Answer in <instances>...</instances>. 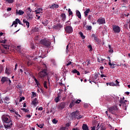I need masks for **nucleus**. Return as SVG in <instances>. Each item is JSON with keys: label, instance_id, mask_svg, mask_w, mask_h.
I'll use <instances>...</instances> for the list:
<instances>
[{"label": "nucleus", "instance_id": "obj_1", "mask_svg": "<svg viewBox=\"0 0 130 130\" xmlns=\"http://www.w3.org/2000/svg\"><path fill=\"white\" fill-rule=\"evenodd\" d=\"M2 119L3 123H7L8 124L4 125L5 128H11L13 123L12 122V119L9 115H3L2 117Z\"/></svg>", "mask_w": 130, "mask_h": 130}, {"label": "nucleus", "instance_id": "obj_2", "mask_svg": "<svg viewBox=\"0 0 130 130\" xmlns=\"http://www.w3.org/2000/svg\"><path fill=\"white\" fill-rule=\"evenodd\" d=\"M43 67L44 69H42V71L39 73V78L40 79H44L45 77L48 76V71L47 70L46 64H43Z\"/></svg>", "mask_w": 130, "mask_h": 130}, {"label": "nucleus", "instance_id": "obj_3", "mask_svg": "<svg viewBox=\"0 0 130 130\" xmlns=\"http://www.w3.org/2000/svg\"><path fill=\"white\" fill-rule=\"evenodd\" d=\"M71 116L72 118H76V119H81L83 118V115L80 114V112L78 110L72 112L71 114Z\"/></svg>", "mask_w": 130, "mask_h": 130}, {"label": "nucleus", "instance_id": "obj_4", "mask_svg": "<svg viewBox=\"0 0 130 130\" xmlns=\"http://www.w3.org/2000/svg\"><path fill=\"white\" fill-rule=\"evenodd\" d=\"M118 110V108H117V106H114L110 107V108H108V111L109 112H111L112 114H114L115 115L116 117H118V115L116 114V112Z\"/></svg>", "mask_w": 130, "mask_h": 130}, {"label": "nucleus", "instance_id": "obj_5", "mask_svg": "<svg viewBox=\"0 0 130 130\" xmlns=\"http://www.w3.org/2000/svg\"><path fill=\"white\" fill-rule=\"evenodd\" d=\"M41 44H42L44 46H45L46 47H47L48 48L50 47V45H51V43L50 41L44 39L40 41Z\"/></svg>", "mask_w": 130, "mask_h": 130}, {"label": "nucleus", "instance_id": "obj_6", "mask_svg": "<svg viewBox=\"0 0 130 130\" xmlns=\"http://www.w3.org/2000/svg\"><path fill=\"white\" fill-rule=\"evenodd\" d=\"M112 29L114 32L116 34H118V33L120 32V27H119L118 25H113Z\"/></svg>", "mask_w": 130, "mask_h": 130}, {"label": "nucleus", "instance_id": "obj_7", "mask_svg": "<svg viewBox=\"0 0 130 130\" xmlns=\"http://www.w3.org/2000/svg\"><path fill=\"white\" fill-rule=\"evenodd\" d=\"M64 30L66 32V33L71 34V33H73V27L71 26H67L64 28Z\"/></svg>", "mask_w": 130, "mask_h": 130}, {"label": "nucleus", "instance_id": "obj_8", "mask_svg": "<svg viewBox=\"0 0 130 130\" xmlns=\"http://www.w3.org/2000/svg\"><path fill=\"white\" fill-rule=\"evenodd\" d=\"M63 26L60 23H57L53 25V29H55V30H60L61 28H62Z\"/></svg>", "mask_w": 130, "mask_h": 130}, {"label": "nucleus", "instance_id": "obj_9", "mask_svg": "<svg viewBox=\"0 0 130 130\" xmlns=\"http://www.w3.org/2000/svg\"><path fill=\"white\" fill-rule=\"evenodd\" d=\"M98 23H99V25H101L102 24H105V19H104V18H99L98 20H97Z\"/></svg>", "mask_w": 130, "mask_h": 130}, {"label": "nucleus", "instance_id": "obj_10", "mask_svg": "<svg viewBox=\"0 0 130 130\" xmlns=\"http://www.w3.org/2000/svg\"><path fill=\"white\" fill-rule=\"evenodd\" d=\"M92 38H94V40H95V42H97V43H100L101 41L99 40V39H98V38L97 37V36H96V35L95 34H92L91 36Z\"/></svg>", "mask_w": 130, "mask_h": 130}, {"label": "nucleus", "instance_id": "obj_11", "mask_svg": "<svg viewBox=\"0 0 130 130\" xmlns=\"http://www.w3.org/2000/svg\"><path fill=\"white\" fill-rule=\"evenodd\" d=\"M99 75H100V73H98V74L95 73L93 79L92 80V82L93 83H96V82H95V81H98V78L99 77Z\"/></svg>", "mask_w": 130, "mask_h": 130}, {"label": "nucleus", "instance_id": "obj_12", "mask_svg": "<svg viewBox=\"0 0 130 130\" xmlns=\"http://www.w3.org/2000/svg\"><path fill=\"white\" fill-rule=\"evenodd\" d=\"M66 107V103H61L60 104L58 105V109L60 110H62V109Z\"/></svg>", "mask_w": 130, "mask_h": 130}, {"label": "nucleus", "instance_id": "obj_13", "mask_svg": "<svg viewBox=\"0 0 130 130\" xmlns=\"http://www.w3.org/2000/svg\"><path fill=\"white\" fill-rule=\"evenodd\" d=\"M9 80V78L6 77H3L1 79V82L2 84H4L5 83V82H8V80Z\"/></svg>", "mask_w": 130, "mask_h": 130}, {"label": "nucleus", "instance_id": "obj_14", "mask_svg": "<svg viewBox=\"0 0 130 130\" xmlns=\"http://www.w3.org/2000/svg\"><path fill=\"white\" fill-rule=\"evenodd\" d=\"M16 15H20V16H22V15H24V11L22 10H19L18 11V10H16Z\"/></svg>", "mask_w": 130, "mask_h": 130}, {"label": "nucleus", "instance_id": "obj_15", "mask_svg": "<svg viewBox=\"0 0 130 130\" xmlns=\"http://www.w3.org/2000/svg\"><path fill=\"white\" fill-rule=\"evenodd\" d=\"M4 102H5V104H9V103H10L9 102V101H10V98L9 97L6 96V98H4Z\"/></svg>", "mask_w": 130, "mask_h": 130}, {"label": "nucleus", "instance_id": "obj_16", "mask_svg": "<svg viewBox=\"0 0 130 130\" xmlns=\"http://www.w3.org/2000/svg\"><path fill=\"white\" fill-rule=\"evenodd\" d=\"M75 100H72L71 103H70V105H69V107L70 108H73V106H75Z\"/></svg>", "mask_w": 130, "mask_h": 130}, {"label": "nucleus", "instance_id": "obj_17", "mask_svg": "<svg viewBox=\"0 0 130 130\" xmlns=\"http://www.w3.org/2000/svg\"><path fill=\"white\" fill-rule=\"evenodd\" d=\"M42 23L44 24V26H47L48 24V20L47 19H45L44 20L42 21Z\"/></svg>", "mask_w": 130, "mask_h": 130}, {"label": "nucleus", "instance_id": "obj_18", "mask_svg": "<svg viewBox=\"0 0 130 130\" xmlns=\"http://www.w3.org/2000/svg\"><path fill=\"white\" fill-rule=\"evenodd\" d=\"M23 22L24 23V24H26L27 28H29V26H30V23L28 21L26 20L25 19H23Z\"/></svg>", "mask_w": 130, "mask_h": 130}, {"label": "nucleus", "instance_id": "obj_19", "mask_svg": "<svg viewBox=\"0 0 130 130\" xmlns=\"http://www.w3.org/2000/svg\"><path fill=\"white\" fill-rule=\"evenodd\" d=\"M82 129L83 130H89V127L86 124H83L82 125Z\"/></svg>", "mask_w": 130, "mask_h": 130}, {"label": "nucleus", "instance_id": "obj_20", "mask_svg": "<svg viewBox=\"0 0 130 130\" xmlns=\"http://www.w3.org/2000/svg\"><path fill=\"white\" fill-rule=\"evenodd\" d=\"M58 8V5L54 4L50 6V9H57Z\"/></svg>", "mask_w": 130, "mask_h": 130}, {"label": "nucleus", "instance_id": "obj_21", "mask_svg": "<svg viewBox=\"0 0 130 130\" xmlns=\"http://www.w3.org/2000/svg\"><path fill=\"white\" fill-rule=\"evenodd\" d=\"M61 17L62 18V21H66V19H67V16H66L65 14L62 13L61 14Z\"/></svg>", "mask_w": 130, "mask_h": 130}, {"label": "nucleus", "instance_id": "obj_22", "mask_svg": "<svg viewBox=\"0 0 130 130\" xmlns=\"http://www.w3.org/2000/svg\"><path fill=\"white\" fill-rule=\"evenodd\" d=\"M38 103V101H37V99L35 98L34 100L32 101L31 104L35 106H36V104H37Z\"/></svg>", "mask_w": 130, "mask_h": 130}, {"label": "nucleus", "instance_id": "obj_23", "mask_svg": "<svg viewBox=\"0 0 130 130\" xmlns=\"http://www.w3.org/2000/svg\"><path fill=\"white\" fill-rule=\"evenodd\" d=\"M10 72H11V70L10 69V68L6 67V70H5V73L6 74H7V75H10Z\"/></svg>", "mask_w": 130, "mask_h": 130}, {"label": "nucleus", "instance_id": "obj_24", "mask_svg": "<svg viewBox=\"0 0 130 130\" xmlns=\"http://www.w3.org/2000/svg\"><path fill=\"white\" fill-rule=\"evenodd\" d=\"M76 16H77V17H78L79 19H81V12H80V11L79 10L76 11Z\"/></svg>", "mask_w": 130, "mask_h": 130}, {"label": "nucleus", "instance_id": "obj_25", "mask_svg": "<svg viewBox=\"0 0 130 130\" xmlns=\"http://www.w3.org/2000/svg\"><path fill=\"white\" fill-rule=\"evenodd\" d=\"M26 64L27 67H30V66H32V64H33V62L31 61V60H28L26 61Z\"/></svg>", "mask_w": 130, "mask_h": 130}, {"label": "nucleus", "instance_id": "obj_26", "mask_svg": "<svg viewBox=\"0 0 130 130\" xmlns=\"http://www.w3.org/2000/svg\"><path fill=\"white\" fill-rule=\"evenodd\" d=\"M16 50H17V51L18 52H19L20 53H21V46H18L16 47Z\"/></svg>", "mask_w": 130, "mask_h": 130}, {"label": "nucleus", "instance_id": "obj_27", "mask_svg": "<svg viewBox=\"0 0 130 130\" xmlns=\"http://www.w3.org/2000/svg\"><path fill=\"white\" fill-rule=\"evenodd\" d=\"M5 2L8 3V4H13L15 2V0H4Z\"/></svg>", "mask_w": 130, "mask_h": 130}, {"label": "nucleus", "instance_id": "obj_28", "mask_svg": "<svg viewBox=\"0 0 130 130\" xmlns=\"http://www.w3.org/2000/svg\"><path fill=\"white\" fill-rule=\"evenodd\" d=\"M107 86H108V85H109V86H112L113 87H114V86H115V83H114V82H110V83H107Z\"/></svg>", "mask_w": 130, "mask_h": 130}, {"label": "nucleus", "instance_id": "obj_29", "mask_svg": "<svg viewBox=\"0 0 130 130\" xmlns=\"http://www.w3.org/2000/svg\"><path fill=\"white\" fill-rule=\"evenodd\" d=\"M5 49H6L7 50H8V49H9V46L5 44H2L1 45Z\"/></svg>", "mask_w": 130, "mask_h": 130}, {"label": "nucleus", "instance_id": "obj_30", "mask_svg": "<svg viewBox=\"0 0 130 130\" xmlns=\"http://www.w3.org/2000/svg\"><path fill=\"white\" fill-rule=\"evenodd\" d=\"M14 25H18V18H16L15 21L13 22L12 25L11 26H14Z\"/></svg>", "mask_w": 130, "mask_h": 130}, {"label": "nucleus", "instance_id": "obj_31", "mask_svg": "<svg viewBox=\"0 0 130 130\" xmlns=\"http://www.w3.org/2000/svg\"><path fill=\"white\" fill-rule=\"evenodd\" d=\"M108 46H109V52H110V53L113 52V48L112 47H111V46L109 45Z\"/></svg>", "mask_w": 130, "mask_h": 130}, {"label": "nucleus", "instance_id": "obj_32", "mask_svg": "<svg viewBox=\"0 0 130 130\" xmlns=\"http://www.w3.org/2000/svg\"><path fill=\"white\" fill-rule=\"evenodd\" d=\"M34 79L35 83L37 84V86H38L39 85H40V83H39V81L37 80V79H36V78L34 77Z\"/></svg>", "mask_w": 130, "mask_h": 130}, {"label": "nucleus", "instance_id": "obj_33", "mask_svg": "<svg viewBox=\"0 0 130 130\" xmlns=\"http://www.w3.org/2000/svg\"><path fill=\"white\" fill-rule=\"evenodd\" d=\"M79 35L80 36V37H81V38L82 39H85V36H84V34H83V32H79Z\"/></svg>", "mask_w": 130, "mask_h": 130}, {"label": "nucleus", "instance_id": "obj_34", "mask_svg": "<svg viewBox=\"0 0 130 130\" xmlns=\"http://www.w3.org/2000/svg\"><path fill=\"white\" fill-rule=\"evenodd\" d=\"M43 85L44 88L46 89H48V87H47V81H44Z\"/></svg>", "mask_w": 130, "mask_h": 130}, {"label": "nucleus", "instance_id": "obj_35", "mask_svg": "<svg viewBox=\"0 0 130 130\" xmlns=\"http://www.w3.org/2000/svg\"><path fill=\"white\" fill-rule=\"evenodd\" d=\"M60 97V95L59 94H58V96L56 97V98L55 99V100L56 103L58 102L59 101V98Z\"/></svg>", "mask_w": 130, "mask_h": 130}, {"label": "nucleus", "instance_id": "obj_36", "mask_svg": "<svg viewBox=\"0 0 130 130\" xmlns=\"http://www.w3.org/2000/svg\"><path fill=\"white\" fill-rule=\"evenodd\" d=\"M73 63V62L71 61H69L68 63L66 64V66L67 67H69V66H73V64H72Z\"/></svg>", "mask_w": 130, "mask_h": 130}, {"label": "nucleus", "instance_id": "obj_37", "mask_svg": "<svg viewBox=\"0 0 130 130\" xmlns=\"http://www.w3.org/2000/svg\"><path fill=\"white\" fill-rule=\"evenodd\" d=\"M82 102V100H77V101H75V104H80V103Z\"/></svg>", "mask_w": 130, "mask_h": 130}, {"label": "nucleus", "instance_id": "obj_38", "mask_svg": "<svg viewBox=\"0 0 130 130\" xmlns=\"http://www.w3.org/2000/svg\"><path fill=\"white\" fill-rule=\"evenodd\" d=\"M11 111H13V112H15V114H16V115H17V116H18V117H21V115H20V114H19V113H18L17 111H12V110H11Z\"/></svg>", "mask_w": 130, "mask_h": 130}, {"label": "nucleus", "instance_id": "obj_39", "mask_svg": "<svg viewBox=\"0 0 130 130\" xmlns=\"http://www.w3.org/2000/svg\"><path fill=\"white\" fill-rule=\"evenodd\" d=\"M35 97H36V93L33 91L32 92V95L31 98H34Z\"/></svg>", "mask_w": 130, "mask_h": 130}, {"label": "nucleus", "instance_id": "obj_40", "mask_svg": "<svg viewBox=\"0 0 130 130\" xmlns=\"http://www.w3.org/2000/svg\"><path fill=\"white\" fill-rule=\"evenodd\" d=\"M88 20L92 21V20H93V16H92V15H88Z\"/></svg>", "mask_w": 130, "mask_h": 130}, {"label": "nucleus", "instance_id": "obj_41", "mask_svg": "<svg viewBox=\"0 0 130 130\" xmlns=\"http://www.w3.org/2000/svg\"><path fill=\"white\" fill-rule=\"evenodd\" d=\"M52 122H53V123L56 124V123H57L58 121L56 119H53L52 120Z\"/></svg>", "mask_w": 130, "mask_h": 130}, {"label": "nucleus", "instance_id": "obj_42", "mask_svg": "<svg viewBox=\"0 0 130 130\" xmlns=\"http://www.w3.org/2000/svg\"><path fill=\"white\" fill-rule=\"evenodd\" d=\"M115 86H119V82L117 80L115 81Z\"/></svg>", "mask_w": 130, "mask_h": 130}, {"label": "nucleus", "instance_id": "obj_43", "mask_svg": "<svg viewBox=\"0 0 130 130\" xmlns=\"http://www.w3.org/2000/svg\"><path fill=\"white\" fill-rule=\"evenodd\" d=\"M77 72L78 70H77V69H74V70L71 71V73H73V74H77Z\"/></svg>", "mask_w": 130, "mask_h": 130}, {"label": "nucleus", "instance_id": "obj_44", "mask_svg": "<svg viewBox=\"0 0 130 130\" xmlns=\"http://www.w3.org/2000/svg\"><path fill=\"white\" fill-rule=\"evenodd\" d=\"M89 12H90V9H87L84 12V14H89Z\"/></svg>", "mask_w": 130, "mask_h": 130}, {"label": "nucleus", "instance_id": "obj_45", "mask_svg": "<svg viewBox=\"0 0 130 130\" xmlns=\"http://www.w3.org/2000/svg\"><path fill=\"white\" fill-rule=\"evenodd\" d=\"M119 103H120V104H124V101L122 100V98H120Z\"/></svg>", "mask_w": 130, "mask_h": 130}, {"label": "nucleus", "instance_id": "obj_46", "mask_svg": "<svg viewBox=\"0 0 130 130\" xmlns=\"http://www.w3.org/2000/svg\"><path fill=\"white\" fill-rule=\"evenodd\" d=\"M70 50H69V45H68L66 47V53H69V52Z\"/></svg>", "mask_w": 130, "mask_h": 130}, {"label": "nucleus", "instance_id": "obj_47", "mask_svg": "<svg viewBox=\"0 0 130 130\" xmlns=\"http://www.w3.org/2000/svg\"><path fill=\"white\" fill-rule=\"evenodd\" d=\"M21 110H23V111H24L25 112H28V111H29V110L25 108H22Z\"/></svg>", "mask_w": 130, "mask_h": 130}, {"label": "nucleus", "instance_id": "obj_48", "mask_svg": "<svg viewBox=\"0 0 130 130\" xmlns=\"http://www.w3.org/2000/svg\"><path fill=\"white\" fill-rule=\"evenodd\" d=\"M37 125H38V127H40V128H43V124H37Z\"/></svg>", "mask_w": 130, "mask_h": 130}, {"label": "nucleus", "instance_id": "obj_49", "mask_svg": "<svg viewBox=\"0 0 130 130\" xmlns=\"http://www.w3.org/2000/svg\"><path fill=\"white\" fill-rule=\"evenodd\" d=\"M18 24H19V25H22V26H23V24H22V22H21V21H20V19H19L18 18Z\"/></svg>", "mask_w": 130, "mask_h": 130}, {"label": "nucleus", "instance_id": "obj_50", "mask_svg": "<svg viewBox=\"0 0 130 130\" xmlns=\"http://www.w3.org/2000/svg\"><path fill=\"white\" fill-rule=\"evenodd\" d=\"M42 11H43V10L42 9V8H38V12H40V13H42Z\"/></svg>", "mask_w": 130, "mask_h": 130}, {"label": "nucleus", "instance_id": "obj_51", "mask_svg": "<svg viewBox=\"0 0 130 130\" xmlns=\"http://www.w3.org/2000/svg\"><path fill=\"white\" fill-rule=\"evenodd\" d=\"M126 103H128V101H127V100H124V104L125 105V107H126Z\"/></svg>", "mask_w": 130, "mask_h": 130}, {"label": "nucleus", "instance_id": "obj_52", "mask_svg": "<svg viewBox=\"0 0 130 130\" xmlns=\"http://www.w3.org/2000/svg\"><path fill=\"white\" fill-rule=\"evenodd\" d=\"M69 14L70 15V16H71V15H73V12H72V11H71V10L70 9H69Z\"/></svg>", "mask_w": 130, "mask_h": 130}, {"label": "nucleus", "instance_id": "obj_53", "mask_svg": "<svg viewBox=\"0 0 130 130\" xmlns=\"http://www.w3.org/2000/svg\"><path fill=\"white\" fill-rule=\"evenodd\" d=\"M71 126V124L70 123H67L66 124V127H69Z\"/></svg>", "mask_w": 130, "mask_h": 130}, {"label": "nucleus", "instance_id": "obj_54", "mask_svg": "<svg viewBox=\"0 0 130 130\" xmlns=\"http://www.w3.org/2000/svg\"><path fill=\"white\" fill-rule=\"evenodd\" d=\"M106 129V127H105V126H102L101 127V130H105Z\"/></svg>", "mask_w": 130, "mask_h": 130}, {"label": "nucleus", "instance_id": "obj_55", "mask_svg": "<svg viewBox=\"0 0 130 130\" xmlns=\"http://www.w3.org/2000/svg\"><path fill=\"white\" fill-rule=\"evenodd\" d=\"M86 62H87V66H89L91 63V61L90 60H86Z\"/></svg>", "mask_w": 130, "mask_h": 130}, {"label": "nucleus", "instance_id": "obj_56", "mask_svg": "<svg viewBox=\"0 0 130 130\" xmlns=\"http://www.w3.org/2000/svg\"><path fill=\"white\" fill-rule=\"evenodd\" d=\"M116 64L115 63H112V66L111 67L112 68V69H114V68H115Z\"/></svg>", "mask_w": 130, "mask_h": 130}, {"label": "nucleus", "instance_id": "obj_57", "mask_svg": "<svg viewBox=\"0 0 130 130\" xmlns=\"http://www.w3.org/2000/svg\"><path fill=\"white\" fill-rule=\"evenodd\" d=\"M87 30H89V31L91 30H92V26H88L87 27Z\"/></svg>", "mask_w": 130, "mask_h": 130}, {"label": "nucleus", "instance_id": "obj_58", "mask_svg": "<svg viewBox=\"0 0 130 130\" xmlns=\"http://www.w3.org/2000/svg\"><path fill=\"white\" fill-rule=\"evenodd\" d=\"M84 108H87L88 105L87 104H84L83 105Z\"/></svg>", "mask_w": 130, "mask_h": 130}, {"label": "nucleus", "instance_id": "obj_59", "mask_svg": "<svg viewBox=\"0 0 130 130\" xmlns=\"http://www.w3.org/2000/svg\"><path fill=\"white\" fill-rule=\"evenodd\" d=\"M3 66H0V74L3 72Z\"/></svg>", "mask_w": 130, "mask_h": 130}, {"label": "nucleus", "instance_id": "obj_60", "mask_svg": "<svg viewBox=\"0 0 130 130\" xmlns=\"http://www.w3.org/2000/svg\"><path fill=\"white\" fill-rule=\"evenodd\" d=\"M91 130H95L96 128V126H93L92 127H91Z\"/></svg>", "mask_w": 130, "mask_h": 130}, {"label": "nucleus", "instance_id": "obj_61", "mask_svg": "<svg viewBox=\"0 0 130 130\" xmlns=\"http://www.w3.org/2000/svg\"><path fill=\"white\" fill-rule=\"evenodd\" d=\"M7 42V40H3L1 42V43H4L3 44H5V43H6V42Z\"/></svg>", "mask_w": 130, "mask_h": 130}, {"label": "nucleus", "instance_id": "obj_62", "mask_svg": "<svg viewBox=\"0 0 130 130\" xmlns=\"http://www.w3.org/2000/svg\"><path fill=\"white\" fill-rule=\"evenodd\" d=\"M88 48H89L90 50H92V46L91 45H88Z\"/></svg>", "mask_w": 130, "mask_h": 130}, {"label": "nucleus", "instance_id": "obj_63", "mask_svg": "<svg viewBox=\"0 0 130 130\" xmlns=\"http://www.w3.org/2000/svg\"><path fill=\"white\" fill-rule=\"evenodd\" d=\"M66 128H67L66 127H62L60 128V130H66Z\"/></svg>", "mask_w": 130, "mask_h": 130}, {"label": "nucleus", "instance_id": "obj_64", "mask_svg": "<svg viewBox=\"0 0 130 130\" xmlns=\"http://www.w3.org/2000/svg\"><path fill=\"white\" fill-rule=\"evenodd\" d=\"M72 130H80L78 128V127H75V128H72Z\"/></svg>", "mask_w": 130, "mask_h": 130}]
</instances>
